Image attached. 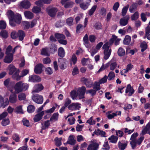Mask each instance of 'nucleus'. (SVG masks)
Listing matches in <instances>:
<instances>
[{
    "label": "nucleus",
    "mask_w": 150,
    "mask_h": 150,
    "mask_svg": "<svg viewBox=\"0 0 150 150\" xmlns=\"http://www.w3.org/2000/svg\"><path fill=\"white\" fill-rule=\"evenodd\" d=\"M12 49V47L9 45L6 48V50L5 53L6 54H13L12 53H10V52L11 51Z\"/></svg>",
    "instance_id": "62"
},
{
    "label": "nucleus",
    "mask_w": 150,
    "mask_h": 150,
    "mask_svg": "<svg viewBox=\"0 0 150 150\" xmlns=\"http://www.w3.org/2000/svg\"><path fill=\"white\" fill-rule=\"evenodd\" d=\"M50 120L45 121L44 125L42 126V129L44 130L48 129L50 124Z\"/></svg>",
    "instance_id": "39"
},
{
    "label": "nucleus",
    "mask_w": 150,
    "mask_h": 150,
    "mask_svg": "<svg viewBox=\"0 0 150 150\" xmlns=\"http://www.w3.org/2000/svg\"><path fill=\"white\" fill-rule=\"evenodd\" d=\"M95 28L96 30H99L102 28V25L101 23L96 22L93 26Z\"/></svg>",
    "instance_id": "60"
},
{
    "label": "nucleus",
    "mask_w": 150,
    "mask_h": 150,
    "mask_svg": "<svg viewBox=\"0 0 150 150\" xmlns=\"http://www.w3.org/2000/svg\"><path fill=\"white\" fill-rule=\"evenodd\" d=\"M140 46L141 48V51L142 52H144L147 48V44L145 42L141 43Z\"/></svg>",
    "instance_id": "37"
},
{
    "label": "nucleus",
    "mask_w": 150,
    "mask_h": 150,
    "mask_svg": "<svg viewBox=\"0 0 150 150\" xmlns=\"http://www.w3.org/2000/svg\"><path fill=\"white\" fill-rule=\"evenodd\" d=\"M18 99L20 100H24L25 99L26 96L25 93H21L18 95Z\"/></svg>",
    "instance_id": "59"
},
{
    "label": "nucleus",
    "mask_w": 150,
    "mask_h": 150,
    "mask_svg": "<svg viewBox=\"0 0 150 150\" xmlns=\"http://www.w3.org/2000/svg\"><path fill=\"white\" fill-rule=\"evenodd\" d=\"M28 86V85L27 83H23L22 81H19L15 84L14 89L16 93H19L22 91L27 90Z\"/></svg>",
    "instance_id": "1"
},
{
    "label": "nucleus",
    "mask_w": 150,
    "mask_h": 150,
    "mask_svg": "<svg viewBox=\"0 0 150 150\" xmlns=\"http://www.w3.org/2000/svg\"><path fill=\"white\" fill-rule=\"evenodd\" d=\"M32 99L36 103L38 104H42L43 101V96L38 94H34L32 97Z\"/></svg>",
    "instance_id": "3"
},
{
    "label": "nucleus",
    "mask_w": 150,
    "mask_h": 150,
    "mask_svg": "<svg viewBox=\"0 0 150 150\" xmlns=\"http://www.w3.org/2000/svg\"><path fill=\"white\" fill-rule=\"evenodd\" d=\"M17 35L19 40L22 41L25 36V34L23 30H18L17 32Z\"/></svg>",
    "instance_id": "19"
},
{
    "label": "nucleus",
    "mask_w": 150,
    "mask_h": 150,
    "mask_svg": "<svg viewBox=\"0 0 150 150\" xmlns=\"http://www.w3.org/2000/svg\"><path fill=\"white\" fill-rule=\"evenodd\" d=\"M58 55L62 58L65 56V52L64 48L62 47H59L58 50Z\"/></svg>",
    "instance_id": "21"
},
{
    "label": "nucleus",
    "mask_w": 150,
    "mask_h": 150,
    "mask_svg": "<svg viewBox=\"0 0 150 150\" xmlns=\"http://www.w3.org/2000/svg\"><path fill=\"white\" fill-rule=\"evenodd\" d=\"M6 23L3 21H0V29H5L6 28Z\"/></svg>",
    "instance_id": "54"
},
{
    "label": "nucleus",
    "mask_w": 150,
    "mask_h": 150,
    "mask_svg": "<svg viewBox=\"0 0 150 150\" xmlns=\"http://www.w3.org/2000/svg\"><path fill=\"white\" fill-rule=\"evenodd\" d=\"M6 55L4 59V62L5 63H10L12 61L13 59V54Z\"/></svg>",
    "instance_id": "15"
},
{
    "label": "nucleus",
    "mask_w": 150,
    "mask_h": 150,
    "mask_svg": "<svg viewBox=\"0 0 150 150\" xmlns=\"http://www.w3.org/2000/svg\"><path fill=\"white\" fill-rule=\"evenodd\" d=\"M134 91L133 88L131 87V85L130 84L127 85L125 93H129L128 96H131L134 93Z\"/></svg>",
    "instance_id": "18"
},
{
    "label": "nucleus",
    "mask_w": 150,
    "mask_h": 150,
    "mask_svg": "<svg viewBox=\"0 0 150 150\" xmlns=\"http://www.w3.org/2000/svg\"><path fill=\"white\" fill-rule=\"evenodd\" d=\"M127 141L125 140H122L118 143V147L120 150H124L127 145Z\"/></svg>",
    "instance_id": "9"
},
{
    "label": "nucleus",
    "mask_w": 150,
    "mask_h": 150,
    "mask_svg": "<svg viewBox=\"0 0 150 150\" xmlns=\"http://www.w3.org/2000/svg\"><path fill=\"white\" fill-rule=\"evenodd\" d=\"M147 133L150 135V122H148L145 127L143 128L140 134V135H144Z\"/></svg>",
    "instance_id": "10"
},
{
    "label": "nucleus",
    "mask_w": 150,
    "mask_h": 150,
    "mask_svg": "<svg viewBox=\"0 0 150 150\" xmlns=\"http://www.w3.org/2000/svg\"><path fill=\"white\" fill-rule=\"evenodd\" d=\"M137 4L136 3L132 4L129 7V11L131 13H133L137 9Z\"/></svg>",
    "instance_id": "38"
},
{
    "label": "nucleus",
    "mask_w": 150,
    "mask_h": 150,
    "mask_svg": "<svg viewBox=\"0 0 150 150\" xmlns=\"http://www.w3.org/2000/svg\"><path fill=\"white\" fill-rule=\"evenodd\" d=\"M117 37L115 35H113L112 36V37L109 40V42H108L110 45H111L115 41V40L117 39Z\"/></svg>",
    "instance_id": "53"
},
{
    "label": "nucleus",
    "mask_w": 150,
    "mask_h": 150,
    "mask_svg": "<svg viewBox=\"0 0 150 150\" xmlns=\"http://www.w3.org/2000/svg\"><path fill=\"white\" fill-rule=\"evenodd\" d=\"M41 10L40 7L37 6H34L32 9V11L34 13H37L40 12Z\"/></svg>",
    "instance_id": "45"
},
{
    "label": "nucleus",
    "mask_w": 150,
    "mask_h": 150,
    "mask_svg": "<svg viewBox=\"0 0 150 150\" xmlns=\"http://www.w3.org/2000/svg\"><path fill=\"white\" fill-rule=\"evenodd\" d=\"M96 39V37L95 35H91L89 36L88 39L91 42H94Z\"/></svg>",
    "instance_id": "64"
},
{
    "label": "nucleus",
    "mask_w": 150,
    "mask_h": 150,
    "mask_svg": "<svg viewBox=\"0 0 150 150\" xmlns=\"http://www.w3.org/2000/svg\"><path fill=\"white\" fill-rule=\"evenodd\" d=\"M129 19H120V24L122 26H125L128 23Z\"/></svg>",
    "instance_id": "55"
},
{
    "label": "nucleus",
    "mask_w": 150,
    "mask_h": 150,
    "mask_svg": "<svg viewBox=\"0 0 150 150\" xmlns=\"http://www.w3.org/2000/svg\"><path fill=\"white\" fill-rule=\"evenodd\" d=\"M24 15L25 17L28 19H31L33 17V14L29 11H26L24 12Z\"/></svg>",
    "instance_id": "27"
},
{
    "label": "nucleus",
    "mask_w": 150,
    "mask_h": 150,
    "mask_svg": "<svg viewBox=\"0 0 150 150\" xmlns=\"http://www.w3.org/2000/svg\"><path fill=\"white\" fill-rule=\"evenodd\" d=\"M22 19H9V24L12 27H15L17 24L19 25L21 22Z\"/></svg>",
    "instance_id": "17"
},
{
    "label": "nucleus",
    "mask_w": 150,
    "mask_h": 150,
    "mask_svg": "<svg viewBox=\"0 0 150 150\" xmlns=\"http://www.w3.org/2000/svg\"><path fill=\"white\" fill-rule=\"evenodd\" d=\"M65 23V22L64 21H62L60 20L56 23L55 26L57 28H60L63 26Z\"/></svg>",
    "instance_id": "40"
},
{
    "label": "nucleus",
    "mask_w": 150,
    "mask_h": 150,
    "mask_svg": "<svg viewBox=\"0 0 150 150\" xmlns=\"http://www.w3.org/2000/svg\"><path fill=\"white\" fill-rule=\"evenodd\" d=\"M96 8L97 6L96 5L93 6L89 11V15L90 16L92 15L96 10Z\"/></svg>",
    "instance_id": "63"
},
{
    "label": "nucleus",
    "mask_w": 150,
    "mask_h": 150,
    "mask_svg": "<svg viewBox=\"0 0 150 150\" xmlns=\"http://www.w3.org/2000/svg\"><path fill=\"white\" fill-rule=\"evenodd\" d=\"M9 68L8 74L9 75H12L13 74L17 71L16 68L13 65H10L9 66Z\"/></svg>",
    "instance_id": "29"
},
{
    "label": "nucleus",
    "mask_w": 150,
    "mask_h": 150,
    "mask_svg": "<svg viewBox=\"0 0 150 150\" xmlns=\"http://www.w3.org/2000/svg\"><path fill=\"white\" fill-rule=\"evenodd\" d=\"M97 91L96 90L94 89H90L86 91V93L87 94L90 93L92 96H93L96 94Z\"/></svg>",
    "instance_id": "56"
},
{
    "label": "nucleus",
    "mask_w": 150,
    "mask_h": 150,
    "mask_svg": "<svg viewBox=\"0 0 150 150\" xmlns=\"http://www.w3.org/2000/svg\"><path fill=\"white\" fill-rule=\"evenodd\" d=\"M15 110L17 113L23 114V111L22 107L21 105L17 107L15 109Z\"/></svg>",
    "instance_id": "61"
},
{
    "label": "nucleus",
    "mask_w": 150,
    "mask_h": 150,
    "mask_svg": "<svg viewBox=\"0 0 150 150\" xmlns=\"http://www.w3.org/2000/svg\"><path fill=\"white\" fill-rule=\"evenodd\" d=\"M55 38L57 39L58 42L61 44L66 45L67 43V40H65L66 37L63 34L56 33L54 34Z\"/></svg>",
    "instance_id": "2"
},
{
    "label": "nucleus",
    "mask_w": 150,
    "mask_h": 150,
    "mask_svg": "<svg viewBox=\"0 0 150 150\" xmlns=\"http://www.w3.org/2000/svg\"><path fill=\"white\" fill-rule=\"evenodd\" d=\"M100 84L99 81H95L94 84H93V88L96 90V91L100 90Z\"/></svg>",
    "instance_id": "32"
},
{
    "label": "nucleus",
    "mask_w": 150,
    "mask_h": 150,
    "mask_svg": "<svg viewBox=\"0 0 150 150\" xmlns=\"http://www.w3.org/2000/svg\"><path fill=\"white\" fill-rule=\"evenodd\" d=\"M90 5V4L86 3H82L80 4V7L84 10L86 9Z\"/></svg>",
    "instance_id": "44"
},
{
    "label": "nucleus",
    "mask_w": 150,
    "mask_h": 150,
    "mask_svg": "<svg viewBox=\"0 0 150 150\" xmlns=\"http://www.w3.org/2000/svg\"><path fill=\"white\" fill-rule=\"evenodd\" d=\"M48 51L50 53L53 54L57 51V46L54 44H52L47 48Z\"/></svg>",
    "instance_id": "16"
},
{
    "label": "nucleus",
    "mask_w": 150,
    "mask_h": 150,
    "mask_svg": "<svg viewBox=\"0 0 150 150\" xmlns=\"http://www.w3.org/2000/svg\"><path fill=\"white\" fill-rule=\"evenodd\" d=\"M35 107L34 105H28L27 108V111L30 113L33 112L35 110Z\"/></svg>",
    "instance_id": "33"
},
{
    "label": "nucleus",
    "mask_w": 150,
    "mask_h": 150,
    "mask_svg": "<svg viewBox=\"0 0 150 150\" xmlns=\"http://www.w3.org/2000/svg\"><path fill=\"white\" fill-rule=\"evenodd\" d=\"M129 7V5H127L122 8V16H124L126 15Z\"/></svg>",
    "instance_id": "47"
},
{
    "label": "nucleus",
    "mask_w": 150,
    "mask_h": 150,
    "mask_svg": "<svg viewBox=\"0 0 150 150\" xmlns=\"http://www.w3.org/2000/svg\"><path fill=\"white\" fill-rule=\"evenodd\" d=\"M112 52V50L111 49H110L109 50H104V59L105 60H107L110 57Z\"/></svg>",
    "instance_id": "25"
},
{
    "label": "nucleus",
    "mask_w": 150,
    "mask_h": 150,
    "mask_svg": "<svg viewBox=\"0 0 150 150\" xmlns=\"http://www.w3.org/2000/svg\"><path fill=\"white\" fill-rule=\"evenodd\" d=\"M56 106H53L52 108H50L49 109L45 110V112L47 113H53L56 107L58 105L57 104H55Z\"/></svg>",
    "instance_id": "51"
},
{
    "label": "nucleus",
    "mask_w": 150,
    "mask_h": 150,
    "mask_svg": "<svg viewBox=\"0 0 150 150\" xmlns=\"http://www.w3.org/2000/svg\"><path fill=\"white\" fill-rule=\"evenodd\" d=\"M21 6L26 9L29 8L31 6V4L28 0H24L20 3Z\"/></svg>",
    "instance_id": "12"
},
{
    "label": "nucleus",
    "mask_w": 150,
    "mask_h": 150,
    "mask_svg": "<svg viewBox=\"0 0 150 150\" xmlns=\"http://www.w3.org/2000/svg\"><path fill=\"white\" fill-rule=\"evenodd\" d=\"M19 70H17L12 76V78L14 80H15L17 81L20 80L21 79V75H19Z\"/></svg>",
    "instance_id": "20"
},
{
    "label": "nucleus",
    "mask_w": 150,
    "mask_h": 150,
    "mask_svg": "<svg viewBox=\"0 0 150 150\" xmlns=\"http://www.w3.org/2000/svg\"><path fill=\"white\" fill-rule=\"evenodd\" d=\"M0 35L4 39L7 38L8 36V33L6 30L1 31L0 33Z\"/></svg>",
    "instance_id": "36"
},
{
    "label": "nucleus",
    "mask_w": 150,
    "mask_h": 150,
    "mask_svg": "<svg viewBox=\"0 0 150 150\" xmlns=\"http://www.w3.org/2000/svg\"><path fill=\"white\" fill-rule=\"evenodd\" d=\"M47 48L48 47L42 48L41 52V54L46 56H49L50 54L48 52V51Z\"/></svg>",
    "instance_id": "35"
},
{
    "label": "nucleus",
    "mask_w": 150,
    "mask_h": 150,
    "mask_svg": "<svg viewBox=\"0 0 150 150\" xmlns=\"http://www.w3.org/2000/svg\"><path fill=\"white\" fill-rule=\"evenodd\" d=\"M125 50L122 47H120L117 51V54L120 57H122L125 54Z\"/></svg>",
    "instance_id": "34"
},
{
    "label": "nucleus",
    "mask_w": 150,
    "mask_h": 150,
    "mask_svg": "<svg viewBox=\"0 0 150 150\" xmlns=\"http://www.w3.org/2000/svg\"><path fill=\"white\" fill-rule=\"evenodd\" d=\"M17 95L16 93L12 94L10 95L9 100L11 103H14L16 101Z\"/></svg>",
    "instance_id": "24"
},
{
    "label": "nucleus",
    "mask_w": 150,
    "mask_h": 150,
    "mask_svg": "<svg viewBox=\"0 0 150 150\" xmlns=\"http://www.w3.org/2000/svg\"><path fill=\"white\" fill-rule=\"evenodd\" d=\"M115 77V73L112 71H110L107 76V79L108 80L111 81L113 80Z\"/></svg>",
    "instance_id": "42"
},
{
    "label": "nucleus",
    "mask_w": 150,
    "mask_h": 150,
    "mask_svg": "<svg viewBox=\"0 0 150 150\" xmlns=\"http://www.w3.org/2000/svg\"><path fill=\"white\" fill-rule=\"evenodd\" d=\"M76 142V141L74 139V136L70 135L69 137L68 141L67 142V143L71 145H74L75 144Z\"/></svg>",
    "instance_id": "23"
},
{
    "label": "nucleus",
    "mask_w": 150,
    "mask_h": 150,
    "mask_svg": "<svg viewBox=\"0 0 150 150\" xmlns=\"http://www.w3.org/2000/svg\"><path fill=\"white\" fill-rule=\"evenodd\" d=\"M78 94L76 91L74 90L72 91L70 93V96L72 99L73 100L76 99L78 96Z\"/></svg>",
    "instance_id": "50"
},
{
    "label": "nucleus",
    "mask_w": 150,
    "mask_h": 150,
    "mask_svg": "<svg viewBox=\"0 0 150 150\" xmlns=\"http://www.w3.org/2000/svg\"><path fill=\"white\" fill-rule=\"evenodd\" d=\"M28 81L33 82H39L41 81V79L40 77L38 76L33 75L29 76Z\"/></svg>",
    "instance_id": "8"
},
{
    "label": "nucleus",
    "mask_w": 150,
    "mask_h": 150,
    "mask_svg": "<svg viewBox=\"0 0 150 150\" xmlns=\"http://www.w3.org/2000/svg\"><path fill=\"white\" fill-rule=\"evenodd\" d=\"M62 138H57L56 137L54 139L55 141V145L59 147L61 145L62 142H61Z\"/></svg>",
    "instance_id": "43"
},
{
    "label": "nucleus",
    "mask_w": 150,
    "mask_h": 150,
    "mask_svg": "<svg viewBox=\"0 0 150 150\" xmlns=\"http://www.w3.org/2000/svg\"><path fill=\"white\" fill-rule=\"evenodd\" d=\"M131 140V141L130 142V144L131 146L132 149H134L135 148L137 143L136 142V140Z\"/></svg>",
    "instance_id": "58"
},
{
    "label": "nucleus",
    "mask_w": 150,
    "mask_h": 150,
    "mask_svg": "<svg viewBox=\"0 0 150 150\" xmlns=\"http://www.w3.org/2000/svg\"><path fill=\"white\" fill-rule=\"evenodd\" d=\"M13 139L16 142H18L20 141V138L19 137L18 135L16 133H14L12 137Z\"/></svg>",
    "instance_id": "52"
},
{
    "label": "nucleus",
    "mask_w": 150,
    "mask_h": 150,
    "mask_svg": "<svg viewBox=\"0 0 150 150\" xmlns=\"http://www.w3.org/2000/svg\"><path fill=\"white\" fill-rule=\"evenodd\" d=\"M59 115L58 112L54 113L50 119V122H53L57 121Z\"/></svg>",
    "instance_id": "22"
},
{
    "label": "nucleus",
    "mask_w": 150,
    "mask_h": 150,
    "mask_svg": "<svg viewBox=\"0 0 150 150\" xmlns=\"http://www.w3.org/2000/svg\"><path fill=\"white\" fill-rule=\"evenodd\" d=\"M10 123V121L8 118L4 119L1 122V124L2 126H5L8 125Z\"/></svg>",
    "instance_id": "48"
},
{
    "label": "nucleus",
    "mask_w": 150,
    "mask_h": 150,
    "mask_svg": "<svg viewBox=\"0 0 150 150\" xmlns=\"http://www.w3.org/2000/svg\"><path fill=\"white\" fill-rule=\"evenodd\" d=\"M74 3L72 1L64 3L63 5H64V7L66 8L71 7L74 4Z\"/></svg>",
    "instance_id": "46"
},
{
    "label": "nucleus",
    "mask_w": 150,
    "mask_h": 150,
    "mask_svg": "<svg viewBox=\"0 0 150 150\" xmlns=\"http://www.w3.org/2000/svg\"><path fill=\"white\" fill-rule=\"evenodd\" d=\"M86 91V88L84 86H82L81 87L78 88L77 93L80 99H82L84 98V95Z\"/></svg>",
    "instance_id": "5"
},
{
    "label": "nucleus",
    "mask_w": 150,
    "mask_h": 150,
    "mask_svg": "<svg viewBox=\"0 0 150 150\" xmlns=\"http://www.w3.org/2000/svg\"><path fill=\"white\" fill-rule=\"evenodd\" d=\"M46 11L48 15L51 17L53 18L55 16L58 9L56 7L50 8V7H48L47 8Z\"/></svg>",
    "instance_id": "4"
},
{
    "label": "nucleus",
    "mask_w": 150,
    "mask_h": 150,
    "mask_svg": "<svg viewBox=\"0 0 150 150\" xmlns=\"http://www.w3.org/2000/svg\"><path fill=\"white\" fill-rule=\"evenodd\" d=\"M99 148V145L97 142L93 143L90 144L88 146L87 150H97Z\"/></svg>",
    "instance_id": "14"
},
{
    "label": "nucleus",
    "mask_w": 150,
    "mask_h": 150,
    "mask_svg": "<svg viewBox=\"0 0 150 150\" xmlns=\"http://www.w3.org/2000/svg\"><path fill=\"white\" fill-rule=\"evenodd\" d=\"M118 138V137L117 136L112 135L108 139L110 141L109 142L113 143H116L117 142Z\"/></svg>",
    "instance_id": "30"
},
{
    "label": "nucleus",
    "mask_w": 150,
    "mask_h": 150,
    "mask_svg": "<svg viewBox=\"0 0 150 150\" xmlns=\"http://www.w3.org/2000/svg\"><path fill=\"white\" fill-rule=\"evenodd\" d=\"M35 88V89L33 91V92L35 93H38L42 90L44 88L42 85L40 83H39L36 85Z\"/></svg>",
    "instance_id": "26"
},
{
    "label": "nucleus",
    "mask_w": 150,
    "mask_h": 150,
    "mask_svg": "<svg viewBox=\"0 0 150 150\" xmlns=\"http://www.w3.org/2000/svg\"><path fill=\"white\" fill-rule=\"evenodd\" d=\"M23 125L27 127H28L30 125V123L28 120L25 118H23L22 120Z\"/></svg>",
    "instance_id": "57"
},
{
    "label": "nucleus",
    "mask_w": 150,
    "mask_h": 150,
    "mask_svg": "<svg viewBox=\"0 0 150 150\" xmlns=\"http://www.w3.org/2000/svg\"><path fill=\"white\" fill-rule=\"evenodd\" d=\"M22 25L23 27L24 30H28L30 26V23L27 21H24L22 22Z\"/></svg>",
    "instance_id": "28"
},
{
    "label": "nucleus",
    "mask_w": 150,
    "mask_h": 150,
    "mask_svg": "<svg viewBox=\"0 0 150 150\" xmlns=\"http://www.w3.org/2000/svg\"><path fill=\"white\" fill-rule=\"evenodd\" d=\"M131 40V37L129 35H126L124 39L123 44L126 45H129L130 42Z\"/></svg>",
    "instance_id": "31"
},
{
    "label": "nucleus",
    "mask_w": 150,
    "mask_h": 150,
    "mask_svg": "<svg viewBox=\"0 0 150 150\" xmlns=\"http://www.w3.org/2000/svg\"><path fill=\"white\" fill-rule=\"evenodd\" d=\"M117 64L116 62H110V69L111 70H114L117 67Z\"/></svg>",
    "instance_id": "49"
},
{
    "label": "nucleus",
    "mask_w": 150,
    "mask_h": 150,
    "mask_svg": "<svg viewBox=\"0 0 150 150\" xmlns=\"http://www.w3.org/2000/svg\"><path fill=\"white\" fill-rule=\"evenodd\" d=\"M45 112L44 111L38 113L35 115L33 120L34 122H37L40 121L42 118V116L44 114Z\"/></svg>",
    "instance_id": "11"
},
{
    "label": "nucleus",
    "mask_w": 150,
    "mask_h": 150,
    "mask_svg": "<svg viewBox=\"0 0 150 150\" xmlns=\"http://www.w3.org/2000/svg\"><path fill=\"white\" fill-rule=\"evenodd\" d=\"M6 15L8 18L14 19V13L11 10H8L6 13Z\"/></svg>",
    "instance_id": "41"
},
{
    "label": "nucleus",
    "mask_w": 150,
    "mask_h": 150,
    "mask_svg": "<svg viewBox=\"0 0 150 150\" xmlns=\"http://www.w3.org/2000/svg\"><path fill=\"white\" fill-rule=\"evenodd\" d=\"M43 65L42 64H38L36 65L35 67L34 71L37 74H40L42 71V68Z\"/></svg>",
    "instance_id": "13"
},
{
    "label": "nucleus",
    "mask_w": 150,
    "mask_h": 150,
    "mask_svg": "<svg viewBox=\"0 0 150 150\" xmlns=\"http://www.w3.org/2000/svg\"><path fill=\"white\" fill-rule=\"evenodd\" d=\"M66 62L67 60L65 59L60 58L58 59V63L60 68L64 70L66 68Z\"/></svg>",
    "instance_id": "7"
},
{
    "label": "nucleus",
    "mask_w": 150,
    "mask_h": 150,
    "mask_svg": "<svg viewBox=\"0 0 150 150\" xmlns=\"http://www.w3.org/2000/svg\"><path fill=\"white\" fill-rule=\"evenodd\" d=\"M81 81L84 83L86 87L91 88L92 86L93 82L91 80L85 77H83L81 78Z\"/></svg>",
    "instance_id": "6"
}]
</instances>
